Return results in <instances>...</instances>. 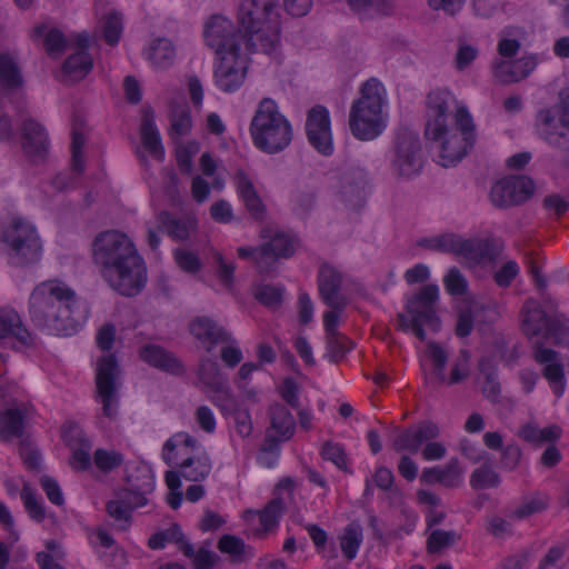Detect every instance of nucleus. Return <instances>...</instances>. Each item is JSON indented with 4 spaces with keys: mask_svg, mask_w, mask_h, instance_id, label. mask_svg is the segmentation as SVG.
Instances as JSON below:
<instances>
[{
    "mask_svg": "<svg viewBox=\"0 0 569 569\" xmlns=\"http://www.w3.org/2000/svg\"><path fill=\"white\" fill-rule=\"evenodd\" d=\"M238 256L242 259H250L253 261L259 272H269L270 257L267 253V248L262 247H240L238 248Z\"/></svg>",
    "mask_w": 569,
    "mask_h": 569,
    "instance_id": "57",
    "label": "nucleus"
},
{
    "mask_svg": "<svg viewBox=\"0 0 569 569\" xmlns=\"http://www.w3.org/2000/svg\"><path fill=\"white\" fill-rule=\"evenodd\" d=\"M458 240L459 236L445 233L432 238L421 239L418 244L430 250L449 252L456 256Z\"/></svg>",
    "mask_w": 569,
    "mask_h": 569,
    "instance_id": "52",
    "label": "nucleus"
},
{
    "mask_svg": "<svg viewBox=\"0 0 569 569\" xmlns=\"http://www.w3.org/2000/svg\"><path fill=\"white\" fill-rule=\"evenodd\" d=\"M518 435L525 441L539 446L558 440L561 436V429L556 425L540 429L532 423H527L519 430Z\"/></svg>",
    "mask_w": 569,
    "mask_h": 569,
    "instance_id": "40",
    "label": "nucleus"
},
{
    "mask_svg": "<svg viewBox=\"0 0 569 569\" xmlns=\"http://www.w3.org/2000/svg\"><path fill=\"white\" fill-rule=\"evenodd\" d=\"M482 309L478 303H469L459 309L456 335L460 338L469 336L473 329V320Z\"/></svg>",
    "mask_w": 569,
    "mask_h": 569,
    "instance_id": "51",
    "label": "nucleus"
},
{
    "mask_svg": "<svg viewBox=\"0 0 569 569\" xmlns=\"http://www.w3.org/2000/svg\"><path fill=\"white\" fill-rule=\"evenodd\" d=\"M440 433L438 425L430 420H423L413 427L398 432L391 442L396 452L409 451L417 453L423 443L436 439Z\"/></svg>",
    "mask_w": 569,
    "mask_h": 569,
    "instance_id": "17",
    "label": "nucleus"
},
{
    "mask_svg": "<svg viewBox=\"0 0 569 569\" xmlns=\"http://www.w3.org/2000/svg\"><path fill=\"white\" fill-rule=\"evenodd\" d=\"M93 462L100 471L107 473L123 463V456L114 450L97 449L93 455Z\"/></svg>",
    "mask_w": 569,
    "mask_h": 569,
    "instance_id": "56",
    "label": "nucleus"
},
{
    "mask_svg": "<svg viewBox=\"0 0 569 569\" xmlns=\"http://www.w3.org/2000/svg\"><path fill=\"white\" fill-rule=\"evenodd\" d=\"M127 487L117 492V498L131 510L147 505V495L154 489V478L149 470H140L138 475L127 477Z\"/></svg>",
    "mask_w": 569,
    "mask_h": 569,
    "instance_id": "18",
    "label": "nucleus"
},
{
    "mask_svg": "<svg viewBox=\"0 0 569 569\" xmlns=\"http://www.w3.org/2000/svg\"><path fill=\"white\" fill-rule=\"evenodd\" d=\"M273 0H241L238 10L239 42L248 51H271L279 40V22L272 20Z\"/></svg>",
    "mask_w": 569,
    "mask_h": 569,
    "instance_id": "4",
    "label": "nucleus"
},
{
    "mask_svg": "<svg viewBox=\"0 0 569 569\" xmlns=\"http://www.w3.org/2000/svg\"><path fill=\"white\" fill-rule=\"evenodd\" d=\"M253 144L266 153L284 150L292 140V128L288 119L279 111L277 103L269 98L259 102L250 123Z\"/></svg>",
    "mask_w": 569,
    "mask_h": 569,
    "instance_id": "5",
    "label": "nucleus"
},
{
    "mask_svg": "<svg viewBox=\"0 0 569 569\" xmlns=\"http://www.w3.org/2000/svg\"><path fill=\"white\" fill-rule=\"evenodd\" d=\"M13 337L24 347L33 346V336L16 311L0 312V339Z\"/></svg>",
    "mask_w": 569,
    "mask_h": 569,
    "instance_id": "31",
    "label": "nucleus"
},
{
    "mask_svg": "<svg viewBox=\"0 0 569 569\" xmlns=\"http://www.w3.org/2000/svg\"><path fill=\"white\" fill-rule=\"evenodd\" d=\"M452 101L453 97L447 90L438 89L428 94L427 107L431 119L426 124L425 134L439 137L443 130V124H446V114Z\"/></svg>",
    "mask_w": 569,
    "mask_h": 569,
    "instance_id": "20",
    "label": "nucleus"
},
{
    "mask_svg": "<svg viewBox=\"0 0 569 569\" xmlns=\"http://www.w3.org/2000/svg\"><path fill=\"white\" fill-rule=\"evenodd\" d=\"M131 509L122 502L120 498L116 500H111L107 503V512L116 521L121 522L119 526L120 529L126 530L130 523Z\"/></svg>",
    "mask_w": 569,
    "mask_h": 569,
    "instance_id": "62",
    "label": "nucleus"
},
{
    "mask_svg": "<svg viewBox=\"0 0 569 569\" xmlns=\"http://www.w3.org/2000/svg\"><path fill=\"white\" fill-rule=\"evenodd\" d=\"M118 375L119 368L114 356H104L98 360L96 397L102 405L103 417L110 420L117 418L119 410Z\"/></svg>",
    "mask_w": 569,
    "mask_h": 569,
    "instance_id": "10",
    "label": "nucleus"
},
{
    "mask_svg": "<svg viewBox=\"0 0 569 569\" xmlns=\"http://www.w3.org/2000/svg\"><path fill=\"white\" fill-rule=\"evenodd\" d=\"M318 283L320 297L328 307L337 309L347 307L348 299L340 293L342 276L338 270L328 264L321 266Z\"/></svg>",
    "mask_w": 569,
    "mask_h": 569,
    "instance_id": "19",
    "label": "nucleus"
},
{
    "mask_svg": "<svg viewBox=\"0 0 569 569\" xmlns=\"http://www.w3.org/2000/svg\"><path fill=\"white\" fill-rule=\"evenodd\" d=\"M328 357L330 361H340L345 353L352 348V343L340 332L326 336Z\"/></svg>",
    "mask_w": 569,
    "mask_h": 569,
    "instance_id": "59",
    "label": "nucleus"
},
{
    "mask_svg": "<svg viewBox=\"0 0 569 569\" xmlns=\"http://www.w3.org/2000/svg\"><path fill=\"white\" fill-rule=\"evenodd\" d=\"M204 40L219 58L216 84L224 92L240 88L247 74V60L240 53L242 43L233 23L222 16L211 17L206 24Z\"/></svg>",
    "mask_w": 569,
    "mask_h": 569,
    "instance_id": "3",
    "label": "nucleus"
},
{
    "mask_svg": "<svg viewBox=\"0 0 569 569\" xmlns=\"http://www.w3.org/2000/svg\"><path fill=\"white\" fill-rule=\"evenodd\" d=\"M429 140L439 142V162L442 167L459 162L476 141V126L466 107H458L455 113V127L443 124L439 137L426 134Z\"/></svg>",
    "mask_w": 569,
    "mask_h": 569,
    "instance_id": "7",
    "label": "nucleus"
},
{
    "mask_svg": "<svg viewBox=\"0 0 569 569\" xmlns=\"http://www.w3.org/2000/svg\"><path fill=\"white\" fill-rule=\"evenodd\" d=\"M461 535L455 530H433L427 539V550L429 553H437L445 548L453 546L460 540Z\"/></svg>",
    "mask_w": 569,
    "mask_h": 569,
    "instance_id": "50",
    "label": "nucleus"
},
{
    "mask_svg": "<svg viewBox=\"0 0 569 569\" xmlns=\"http://www.w3.org/2000/svg\"><path fill=\"white\" fill-rule=\"evenodd\" d=\"M23 413L18 408H8L0 415V438L9 440L23 432Z\"/></svg>",
    "mask_w": 569,
    "mask_h": 569,
    "instance_id": "41",
    "label": "nucleus"
},
{
    "mask_svg": "<svg viewBox=\"0 0 569 569\" xmlns=\"http://www.w3.org/2000/svg\"><path fill=\"white\" fill-rule=\"evenodd\" d=\"M447 291L452 296H462L467 291V280L458 268H450L443 278Z\"/></svg>",
    "mask_w": 569,
    "mask_h": 569,
    "instance_id": "61",
    "label": "nucleus"
},
{
    "mask_svg": "<svg viewBox=\"0 0 569 569\" xmlns=\"http://www.w3.org/2000/svg\"><path fill=\"white\" fill-rule=\"evenodd\" d=\"M199 379L210 389L221 388V383H224L219 366L211 359H202L198 370Z\"/></svg>",
    "mask_w": 569,
    "mask_h": 569,
    "instance_id": "53",
    "label": "nucleus"
},
{
    "mask_svg": "<svg viewBox=\"0 0 569 569\" xmlns=\"http://www.w3.org/2000/svg\"><path fill=\"white\" fill-rule=\"evenodd\" d=\"M462 470L458 459H451L443 468L432 467L422 470L420 480L428 485L441 483L447 488L457 487L460 483Z\"/></svg>",
    "mask_w": 569,
    "mask_h": 569,
    "instance_id": "28",
    "label": "nucleus"
},
{
    "mask_svg": "<svg viewBox=\"0 0 569 569\" xmlns=\"http://www.w3.org/2000/svg\"><path fill=\"white\" fill-rule=\"evenodd\" d=\"M341 194L346 202L353 208L363 202L366 173L361 169H349L341 174Z\"/></svg>",
    "mask_w": 569,
    "mask_h": 569,
    "instance_id": "26",
    "label": "nucleus"
},
{
    "mask_svg": "<svg viewBox=\"0 0 569 569\" xmlns=\"http://www.w3.org/2000/svg\"><path fill=\"white\" fill-rule=\"evenodd\" d=\"M499 483V475L490 466L487 465L477 468L470 477V485L476 490L493 488Z\"/></svg>",
    "mask_w": 569,
    "mask_h": 569,
    "instance_id": "54",
    "label": "nucleus"
},
{
    "mask_svg": "<svg viewBox=\"0 0 569 569\" xmlns=\"http://www.w3.org/2000/svg\"><path fill=\"white\" fill-rule=\"evenodd\" d=\"M20 134L22 150L29 160L33 163L44 161L49 151V141L42 124L26 117L21 121Z\"/></svg>",
    "mask_w": 569,
    "mask_h": 569,
    "instance_id": "16",
    "label": "nucleus"
},
{
    "mask_svg": "<svg viewBox=\"0 0 569 569\" xmlns=\"http://www.w3.org/2000/svg\"><path fill=\"white\" fill-rule=\"evenodd\" d=\"M391 167L393 173L399 178L409 179L420 173L422 151L419 137L416 133L403 131L398 134Z\"/></svg>",
    "mask_w": 569,
    "mask_h": 569,
    "instance_id": "11",
    "label": "nucleus"
},
{
    "mask_svg": "<svg viewBox=\"0 0 569 569\" xmlns=\"http://www.w3.org/2000/svg\"><path fill=\"white\" fill-rule=\"evenodd\" d=\"M1 242L9 264L28 267L38 262L42 243L37 229L30 222L16 218L2 231Z\"/></svg>",
    "mask_w": 569,
    "mask_h": 569,
    "instance_id": "8",
    "label": "nucleus"
},
{
    "mask_svg": "<svg viewBox=\"0 0 569 569\" xmlns=\"http://www.w3.org/2000/svg\"><path fill=\"white\" fill-rule=\"evenodd\" d=\"M217 548L230 558L233 565L242 563L252 558L253 549L246 545L241 538L233 535H223L217 543Z\"/></svg>",
    "mask_w": 569,
    "mask_h": 569,
    "instance_id": "35",
    "label": "nucleus"
},
{
    "mask_svg": "<svg viewBox=\"0 0 569 569\" xmlns=\"http://www.w3.org/2000/svg\"><path fill=\"white\" fill-rule=\"evenodd\" d=\"M306 131L310 144L320 153L329 156L333 151L329 111L323 106H315L308 112Z\"/></svg>",
    "mask_w": 569,
    "mask_h": 569,
    "instance_id": "14",
    "label": "nucleus"
},
{
    "mask_svg": "<svg viewBox=\"0 0 569 569\" xmlns=\"http://www.w3.org/2000/svg\"><path fill=\"white\" fill-rule=\"evenodd\" d=\"M492 72L496 80L501 84H510L523 79V73H521L517 60H497L492 63Z\"/></svg>",
    "mask_w": 569,
    "mask_h": 569,
    "instance_id": "46",
    "label": "nucleus"
},
{
    "mask_svg": "<svg viewBox=\"0 0 569 569\" xmlns=\"http://www.w3.org/2000/svg\"><path fill=\"white\" fill-rule=\"evenodd\" d=\"M549 507V499L546 495L536 492L525 497L519 506L510 511L509 518L512 520H523L536 513L543 512Z\"/></svg>",
    "mask_w": 569,
    "mask_h": 569,
    "instance_id": "39",
    "label": "nucleus"
},
{
    "mask_svg": "<svg viewBox=\"0 0 569 569\" xmlns=\"http://www.w3.org/2000/svg\"><path fill=\"white\" fill-rule=\"evenodd\" d=\"M268 415L270 418V429L277 433L278 438L267 437V440H289L296 430V421L290 410L284 405L277 402L269 407Z\"/></svg>",
    "mask_w": 569,
    "mask_h": 569,
    "instance_id": "25",
    "label": "nucleus"
},
{
    "mask_svg": "<svg viewBox=\"0 0 569 569\" xmlns=\"http://www.w3.org/2000/svg\"><path fill=\"white\" fill-rule=\"evenodd\" d=\"M140 357L149 365L167 371H174L180 368L178 360L159 346H144L140 350Z\"/></svg>",
    "mask_w": 569,
    "mask_h": 569,
    "instance_id": "38",
    "label": "nucleus"
},
{
    "mask_svg": "<svg viewBox=\"0 0 569 569\" xmlns=\"http://www.w3.org/2000/svg\"><path fill=\"white\" fill-rule=\"evenodd\" d=\"M76 292L57 280L39 283L29 299V317L34 327L59 337L74 335L87 315Z\"/></svg>",
    "mask_w": 569,
    "mask_h": 569,
    "instance_id": "2",
    "label": "nucleus"
},
{
    "mask_svg": "<svg viewBox=\"0 0 569 569\" xmlns=\"http://www.w3.org/2000/svg\"><path fill=\"white\" fill-rule=\"evenodd\" d=\"M535 192V182L526 176L510 177L495 183L490 197L498 208L516 206L528 200Z\"/></svg>",
    "mask_w": 569,
    "mask_h": 569,
    "instance_id": "12",
    "label": "nucleus"
},
{
    "mask_svg": "<svg viewBox=\"0 0 569 569\" xmlns=\"http://www.w3.org/2000/svg\"><path fill=\"white\" fill-rule=\"evenodd\" d=\"M170 136L178 141L182 136L190 132L192 120L190 108L187 102L171 101L169 104Z\"/></svg>",
    "mask_w": 569,
    "mask_h": 569,
    "instance_id": "33",
    "label": "nucleus"
},
{
    "mask_svg": "<svg viewBox=\"0 0 569 569\" xmlns=\"http://www.w3.org/2000/svg\"><path fill=\"white\" fill-rule=\"evenodd\" d=\"M323 459L331 461L339 469L347 471V453L345 449L336 442L327 441L321 449Z\"/></svg>",
    "mask_w": 569,
    "mask_h": 569,
    "instance_id": "60",
    "label": "nucleus"
},
{
    "mask_svg": "<svg viewBox=\"0 0 569 569\" xmlns=\"http://www.w3.org/2000/svg\"><path fill=\"white\" fill-rule=\"evenodd\" d=\"M141 141L144 149L156 159L163 158V147L160 133L154 124V114L151 109H146L141 123Z\"/></svg>",
    "mask_w": 569,
    "mask_h": 569,
    "instance_id": "32",
    "label": "nucleus"
},
{
    "mask_svg": "<svg viewBox=\"0 0 569 569\" xmlns=\"http://www.w3.org/2000/svg\"><path fill=\"white\" fill-rule=\"evenodd\" d=\"M174 259L177 264L186 272L196 273L201 269V262L193 252L177 249L174 251Z\"/></svg>",
    "mask_w": 569,
    "mask_h": 569,
    "instance_id": "64",
    "label": "nucleus"
},
{
    "mask_svg": "<svg viewBox=\"0 0 569 569\" xmlns=\"http://www.w3.org/2000/svg\"><path fill=\"white\" fill-rule=\"evenodd\" d=\"M148 58L154 67L168 68L176 58L174 47L168 39H157L149 48Z\"/></svg>",
    "mask_w": 569,
    "mask_h": 569,
    "instance_id": "43",
    "label": "nucleus"
},
{
    "mask_svg": "<svg viewBox=\"0 0 569 569\" xmlns=\"http://www.w3.org/2000/svg\"><path fill=\"white\" fill-rule=\"evenodd\" d=\"M537 121L540 133L546 141L560 148L566 147L567 143L563 140L567 131H569V123H565L563 113L557 122L549 109H542L537 114Z\"/></svg>",
    "mask_w": 569,
    "mask_h": 569,
    "instance_id": "24",
    "label": "nucleus"
},
{
    "mask_svg": "<svg viewBox=\"0 0 569 569\" xmlns=\"http://www.w3.org/2000/svg\"><path fill=\"white\" fill-rule=\"evenodd\" d=\"M348 6L360 19L388 16L393 11L392 0H348Z\"/></svg>",
    "mask_w": 569,
    "mask_h": 569,
    "instance_id": "36",
    "label": "nucleus"
},
{
    "mask_svg": "<svg viewBox=\"0 0 569 569\" xmlns=\"http://www.w3.org/2000/svg\"><path fill=\"white\" fill-rule=\"evenodd\" d=\"M159 228L163 227L167 233L174 240H187L197 229V219L187 216L182 219L174 218L170 212L162 210L156 214Z\"/></svg>",
    "mask_w": 569,
    "mask_h": 569,
    "instance_id": "29",
    "label": "nucleus"
},
{
    "mask_svg": "<svg viewBox=\"0 0 569 569\" xmlns=\"http://www.w3.org/2000/svg\"><path fill=\"white\" fill-rule=\"evenodd\" d=\"M236 188L250 216L262 221L267 217V208L259 197L252 181L241 170L234 177Z\"/></svg>",
    "mask_w": 569,
    "mask_h": 569,
    "instance_id": "22",
    "label": "nucleus"
},
{
    "mask_svg": "<svg viewBox=\"0 0 569 569\" xmlns=\"http://www.w3.org/2000/svg\"><path fill=\"white\" fill-rule=\"evenodd\" d=\"M428 356L433 362V372L440 383H446L447 378L445 375L446 365L448 361L447 351L437 342H429L427 345Z\"/></svg>",
    "mask_w": 569,
    "mask_h": 569,
    "instance_id": "55",
    "label": "nucleus"
},
{
    "mask_svg": "<svg viewBox=\"0 0 569 569\" xmlns=\"http://www.w3.org/2000/svg\"><path fill=\"white\" fill-rule=\"evenodd\" d=\"M383 93V86L376 79L362 86L361 97L353 102L349 116V127L356 138L371 140L382 131Z\"/></svg>",
    "mask_w": 569,
    "mask_h": 569,
    "instance_id": "6",
    "label": "nucleus"
},
{
    "mask_svg": "<svg viewBox=\"0 0 569 569\" xmlns=\"http://www.w3.org/2000/svg\"><path fill=\"white\" fill-rule=\"evenodd\" d=\"M532 349L535 360L545 366L542 376L550 383L553 393L561 397L565 392L566 379L560 355L550 348H546L539 339L533 342Z\"/></svg>",
    "mask_w": 569,
    "mask_h": 569,
    "instance_id": "15",
    "label": "nucleus"
},
{
    "mask_svg": "<svg viewBox=\"0 0 569 569\" xmlns=\"http://www.w3.org/2000/svg\"><path fill=\"white\" fill-rule=\"evenodd\" d=\"M190 331L198 340L209 343L208 352H211L214 345L230 340V335L207 317L194 319L190 325Z\"/></svg>",
    "mask_w": 569,
    "mask_h": 569,
    "instance_id": "27",
    "label": "nucleus"
},
{
    "mask_svg": "<svg viewBox=\"0 0 569 569\" xmlns=\"http://www.w3.org/2000/svg\"><path fill=\"white\" fill-rule=\"evenodd\" d=\"M173 533H179L177 539L179 549L187 558L191 559L193 569H212L219 561V556L206 546L194 550L193 546L184 539L181 530L176 529Z\"/></svg>",
    "mask_w": 569,
    "mask_h": 569,
    "instance_id": "30",
    "label": "nucleus"
},
{
    "mask_svg": "<svg viewBox=\"0 0 569 569\" xmlns=\"http://www.w3.org/2000/svg\"><path fill=\"white\" fill-rule=\"evenodd\" d=\"M549 317L538 301L528 299L521 309V330L523 335L529 339L542 337Z\"/></svg>",
    "mask_w": 569,
    "mask_h": 569,
    "instance_id": "21",
    "label": "nucleus"
},
{
    "mask_svg": "<svg viewBox=\"0 0 569 569\" xmlns=\"http://www.w3.org/2000/svg\"><path fill=\"white\" fill-rule=\"evenodd\" d=\"M279 392L283 401L293 409H299L300 387L292 378H286L279 387Z\"/></svg>",
    "mask_w": 569,
    "mask_h": 569,
    "instance_id": "63",
    "label": "nucleus"
},
{
    "mask_svg": "<svg viewBox=\"0 0 569 569\" xmlns=\"http://www.w3.org/2000/svg\"><path fill=\"white\" fill-rule=\"evenodd\" d=\"M340 548L348 560L356 558L362 542V528L358 522L349 523L339 538Z\"/></svg>",
    "mask_w": 569,
    "mask_h": 569,
    "instance_id": "45",
    "label": "nucleus"
},
{
    "mask_svg": "<svg viewBox=\"0 0 569 569\" xmlns=\"http://www.w3.org/2000/svg\"><path fill=\"white\" fill-rule=\"evenodd\" d=\"M92 262L103 280L124 297H133L147 283V267L133 240L117 229L97 233L91 242Z\"/></svg>",
    "mask_w": 569,
    "mask_h": 569,
    "instance_id": "1",
    "label": "nucleus"
},
{
    "mask_svg": "<svg viewBox=\"0 0 569 569\" xmlns=\"http://www.w3.org/2000/svg\"><path fill=\"white\" fill-rule=\"evenodd\" d=\"M100 28L106 42L110 46H114L118 43L122 33V16L119 12L110 11L101 19Z\"/></svg>",
    "mask_w": 569,
    "mask_h": 569,
    "instance_id": "48",
    "label": "nucleus"
},
{
    "mask_svg": "<svg viewBox=\"0 0 569 569\" xmlns=\"http://www.w3.org/2000/svg\"><path fill=\"white\" fill-rule=\"evenodd\" d=\"M439 297V289L436 284H427L410 297L406 303L405 313H398L397 326L401 331L412 330L416 337L425 341L426 332L423 327L437 331L440 328V319L436 313V302Z\"/></svg>",
    "mask_w": 569,
    "mask_h": 569,
    "instance_id": "9",
    "label": "nucleus"
},
{
    "mask_svg": "<svg viewBox=\"0 0 569 569\" xmlns=\"http://www.w3.org/2000/svg\"><path fill=\"white\" fill-rule=\"evenodd\" d=\"M502 249V241L496 238L462 239L459 237L456 256L463 258L470 266H476L493 262Z\"/></svg>",
    "mask_w": 569,
    "mask_h": 569,
    "instance_id": "13",
    "label": "nucleus"
},
{
    "mask_svg": "<svg viewBox=\"0 0 569 569\" xmlns=\"http://www.w3.org/2000/svg\"><path fill=\"white\" fill-rule=\"evenodd\" d=\"M212 465L207 452L188 457L180 463V473L188 481L199 482L204 480L211 472Z\"/></svg>",
    "mask_w": 569,
    "mask_h": 569,
    "instance_id": "34",
    "label": "nucleus"
},
{
    "mask_svg": "<svg viewBox=\"0 0 569 569\" xmlns=\"http://www.w3.org/2000/svg\"><path fill=\"white\" fill-rule=\"evenodd\" d=\"M283 290L270 284H259L254 288V298L269 308H278L282 303Z\"/></svg>",
    "mask_w": 569,
    "mask_h": 569,
    "instance_id": "58",
    "label": "nucleus"
},
{
    "mask_svg": "<svg viewBox=\"0 0 569 569\" xmlns=\"http://www.w3.org/2000/svg\"><path fill=\"white\" fill-rule=\"evenodd\" d=\"M21 500L28 512V515L36 521H42L46 518V510L41 501L38 499V495L34 488L29 482H23L21 492Z\"/></svg>",
    "mask_w": 569,
    "mask_h": 569,
    "instance_id": "47",
    "label": "nucleus"
},
{
    "mask_svg": "<svg viewBox=\"0 0 569 569\" xmlns=\"http://www.w3.org/2000/svg\"><path fill=\"white\" fill-rule=\"evenodd\" d=\"M284 510L286 507L283 499L280 496H277L271 499L262 510H247L244 515H258L262 528L264 531H269L278 525L279 518L282 516Z\"/></svg>",
    "mask_w": 569,
    "mask_h": 569,
    "instance_id": "42",
    "label": "nucleus"
},
{
    "mask_svg": "<svg viewBox=\"0 0 569 569\" xmlns=\"http://www.w3.org/2000/svg\"><path fill=\"white\" fill-rule=\"evenodd\" d=\"M92 69V59L86 50L71 54L63 63V71L72 81L81 80Z\"/></svg>",
    "mask_w": 569,
    "mask_h": 569,
    "instance_id": "44",
    "label": "nucleus"
},
{
    "mask_svg": "<svg viewBox=\"0 0 569 569\" xmlns=\"http://www.w3.org/2000/svg\"><path fill=\"white\" fill-rule=\"evenodd\" d=\"M261 238L268 239L262 247L267 248V253L270 257L269 271L273 269L278 258H289L295 252L293 241L281 231H274L270 227H266L261 230Z\"/></svg>",
    "mask_w": 569,
    "mask_h": 569,
    "instance_id": "23",
    "label": "nucleus"
},
{
    "mask_svg": "<svg viewBox=\"0 0 569 569\" xmlns=\"http://www.w3.org/2000/svg\"><path fill=\"white\" fill-rule=\"evenodd\" d=\"M23 78L16 59L9 53H0V86L8 91L22 87Z\"/></svg>",
    "mask_w": 569,
    "mask_h": 569,
    "instance_id": "37",
    "label": "nucleus"
},
{
    "mask_svg": "<svg viewBox=\"0 0 569 569\" xmlns=\"http://www.w3.org/2000/svg\"><path fill=\"white\" fill-rule=\"evenodd\" d=\"M569 335V320L562 313L550 315L542 338L559 343Z\"/></svg>",
    "mask_w": 569,
    "mask_h": 569,
    "instance_id": "49",
    "label": "nucleus"
}]
</instances>
